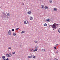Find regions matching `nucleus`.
Returning <instances> with one entry per match:
<instances>
[{"label": "nucleus", "mask_w": 60, "mask_h": 60, "mask_svg": "<svg viewBox=\"0 0 60 60\" xmlns=\"http://www.w3.org/2000/svg\"><path fill=\"white\" fill-rule=\"evenodd\" d=\"M57 25V26L58 25V24L56 23H54V24L52 25V27L53 28V30H54V29H56V25Z\"/></svg>", "instance_id": "obj_1"}, {"label": "nucleus", "mask_w": 60, "mask_h": 60, "mask_svg": "<svg viewBox=\"0 0 60 60\" xmlns=\"http://www.w3.org/2000/svg\"><path fill=\"white\" fill-rule=\"evenodd\" d=\"M38 46H36L35 47V49H35L34 50H33V52H35V51H37V50H38Z\"/></svg>", "instance_id": "obj_2"}, {"label": "nucleus", "mask_w": 60, "mask_h": 60, "mask_svg": "<svg viewBox=\"0 0 60 60\" xmlns=\"http://www.w3.org/2000/svg\"><path fill=\"white\" fill-rule=\"evenodd\" d=\"M7 15H6L5 16V15H2L1 16V17L2 18V19H4L5 18H7Z\"/></svg>", "instance_id": "obj_3"}, {"label": "nucleus", "mask_w": 60, "mask_h": 60, "mask_svg": "<svg viewBox=\"0 0 60 60\" xmlns=\"http://www.w3.org/2000/svg\"><path fill=\"white\" fill-rule=\"evenodd\" d=\"M24 24H28V22L27 21H25L24 22Z\"/></svg>", "instance_id": "obj_4"}, {"label": "nucleus", "mask_w": 60, "mask_h": 60, "mask_svg": "<svg viewBox=\"0 0 60 60\" xmlns=\"http://www.w3.org/2000/svg\"><path fill=\"white\" fill-rule=\"evenodd\" d=\"M2 59L3 60H6V59L5 58V56H3Z\"/></svg>", "instance_id": "obj_5"}, {"label": "nucleus", "mask_w": 60, "mask_h": 60, "mask_svg": "<svg viewBox=\"0 0 60 60\" xmlns=\"http://www.w3.org/2000/svg\"><path fill=\"white\" fill-rule=\"evenodd\" d=\"M11 31H10V30H9V31H8V33L9 35H11Z\"/></svg>", "instance_id": "obj_6"}, {"label": "nucleus", "mask_w": 60, "mask_h": 60, "mask_svg": "<svg viewBox=\"0 0 60 60\" xmlns=\"http://www.w3.org/2000/svg\"><path fill=\"white\" fill-rule=\"evenodd\" d=\"M46 21L47 22H49V21H50V19H47L46 20Z\"/></svg>", "instance_id": "obj_7"}, {"label": "nucleus", "mask_w": 60, "mask_h": 60, "mask_svg": "<svg viewBox=\"0 0 60 60\" xmlns=\"http://www.w3.org/2000/svg\"><path fill=\"white\" fill-rule=\"evenodd\" d=\"M2 13L4 15H5V16H7V15H6V13H5L2 12Z\"/></svg>", "instance_id": "obj_8"}, {"label": "nucleus", "mask_w": 60, "mask_h": 60, "mask_svg": "<svg viewBox=\"0 0 60 60\" xmlns=\"http://www.w3.org/2000/svg\"><path fill=\"white\" fill-rule=\"evenodd\" d=\"M33 55H31L30 56H28V58H32V57H33Z\"/></svg>", "instance_id": "obj_9"}, {"label": "nucleus", "mask_w": 60, "mask_h": 60, "mask_svg": "<svg viewBox=\"0 0 60 60\" xmlns=\"http://www.w3.org/2000/svg\"><path fill=\"white\" fill-rule=\"evenodd\" d=\"M8 56H9V57H11L12 55L10 53L8 54Z\"/></svg>", "instance_id": "obj_10"}, {"label": "nucleus", "mask_w": 60, "mask_h": 60, "mask_svg": "<svg viewBox=\"0 0 60 60\" xmlns=\"http://www.w3.org/2000/svg\"><path fill=\"white\" fill-rule=\"evenodd\" d=\"M27 13L28 14H31V11H29L27 12Z\"/></svg>", "instance_id": "obj_11"}, {"label": "nucleus", "mask_w": 60, "mask_h": 60, "mask_svg": "<svg viewBox=\"0 0 60 60\" xmlns=\"http://www.w3.org/2000/svg\"><path fill=\"white\" fill-rule=\"evenodd\" d=\"M7 15L8 16H10L11 15V14L10 13H8L7 14Z\"/></svg>", "instance_id": "obj_12"}, {"label": "nucleus", "mask_w": 60, "mask_h": 60, "mask_svg": "<svg viewBox=\"0 0 60 60\" xmlns=\"http://www.w3.org/2000/svg\"><path fill=\"white\" fill-rule=\"evenodd\" d=\"M30 20H33V17H32L31 16L30 17Z\"/></svg>", "instance_id": "obj_13"}, {"label": "nucleus", "mask_w": 60, "mask_h": 60, "mask_svg": "<svg viewBox=\"0 0 60 60\" xmlns=\"http://www.w3.org/2000/svg\"><path fill=\"white\" fill-rule=\"evenodd\" d=\"M46 50L43 49H42V51H45Z\"/></svg>", "instance_id": "obj_14"}, {"label": "nucleus", "mask_w": 60, "mask_h": 60, "mask_svg": "<svg viewBox=\"0 0 60 60\" xmlns=\"http://www.w3.org/2000/svg\"><path fill=\"white\" fill-rule=\"evenodd\" d=\"M45 9H48V7H47L46 6H45Z\"/></svg>", "instance_id": "obj_15"}, {"label": "nucleus", "mask_w": 60, "mask_h": 60, "mask_svg": "<svg viewBox=\"0 0 60 60\" xmlns=\"http://www.w3.org/2000/svg\"><path fill=\"white\" fill-rule=\"evenodd\" d=\"M42 7H41V8L42 9H43V8H44V5H41Z\"/></svg>", "instance_id": "obj_16"}, {"label": "nucleus", "mask_w": 60, "mask_h": 60, "mask_svg": "<svg viewBox=\"0 0 60 60\" xmlns=\"http://www.w3.org/2000/svg\"><path fill=\"white\" fill-rule=\"evenodd\" d=\"M13 35H14V36H16V34L15 33H13Z\"/></svg>", "instance_id": "obj_17"}, {"label": "nucleus", "mask_w": 60, "mask_h": 60, "mask_svg": "<svg viewBox=\"0 0 60 60\" xmlns=\"http://www.w3.org/2000/svg\"><path fill=\"white\" fill-rule=\"evenodd\" d=\"M6 56L7 57H9V54H7L6 55Z\"/></svg>", "instance_id": "obj_18"}, {"label": "nucleus", "mask_w": 60, "mask_h": 60, "mask_svg": "<svg viewBox=\"0 0 60 60\" xmlns=\"http://www.w3.org/2000/svg\"><path fill=\"white\" fill-rule=\"evenodd\" d=\"M58 32L60 33V28H59L58 30Z\"/></svg>", "instance_id": "obj_19"}, {"label": "nucleus", "mask_w": 60, "mask_h": 60, "mask_svg": "<svg viewBox=\"0 0 60 60\" xmlns=\"http://www.w3.org/2000/svg\"><path fill=\"white\" fill-rule=\"evenodd\" d=\"M44 26H47V24L45 23V24H44Z\"/></svg>", "instance_id": "obj_20"}, {"label": "nucleus", "mask_w": 60, "mask_h": 60, "mask_svg": "<svg viewBox=\"0 0 60 60\" xmlns=\"http://www.w3.org/2000/svg\"><path fill=\"white\" fill-rule=\"evenodd\" d=\"M35 57H35V56H34L33 58H35Z\"/></svg>", "instance_id": "obj_21"}, {"label": "nucleus", "mask_w": 60, "mask_h": 60, "mask_svg": "<svg viewBox=\"0 0 60 60\" xmlns=\"http://www.w3.org/2000/svg\"><path fill=\"white\" fill-rule=\"evenodd\" d=\"M54 10H55V11H57V9H56V8H54Z\"/></svg>", "instance_id": "obj_22"}, {"label": "nucleus", "mask_w": 60, "mask_h": 60, "mask_svg": "<svg viewBox=\"0 0 60 60\" xmlns=\"http://www.w3.org/2000/svg\"><path fill=\"white\" fill-rule=\"evenodd\" d=\"M34 42H35V43H37V41H35Z\"/></svg>", "instance_id": "obj_23"}, {"label": "nucleus", "mask_w": 60, "mask_h": 60, "mask_svg": "<svg viewBox=\"0 0 60 60\" xmlns=\"http://www.w3.org/2000/svg\"><path fill=\"white\" fill-rule=\"evenodd\" d=\"M54 48L55 49H56V47H54Z\"/></svg>", "instance_id": "obj_24"}, {"label": "nucleus", "mask_w": 60, "mask_h": 60, "mask_svg": "<svg viewBox=\"0 0 60 60\" xmlns=\"http://www.w3.org/2000/svg\"><path fill=\"white\" fill-rule=\"evenodd\" d=\"M19 29V28H17L16 29V30L17 31V30H18Z\"/></svg>", "instance_id": "obj_25"}, {"label": "nucleus", "mask_w": 60, "mask_h": 60, "mask_svg": "<svg viewBox=\"0 0 60 60\" xmlns=\"http://www.w3.org/2000/svg\"><path fill=\"white\" fill-rule=\"evenodd\" d=\"M52 25H51L49 26V27H52Z\"/></svg>", "instance_id": "obj_26"}, {"label": "nucleus", "mask_w": 60, "mask_h": 60, "mask_svg": "<svg viewBox=\"0 0 60 60\" xmlns=\"http://www.w3.org/2000/svg\"><path fill=\"white\" fill-rule=\"evenodd\" d=\"M12 31H14V29H12Z\"/></svg>", "instance_id": "obj_27"}, {"label": "nucleus", "mask_w": 60, "mask_h": 60, "mask_svg": "<svg viewBox=\"0 0 60 60\" xmlns=\"http://www.w3.org/2000/svg\"><path fill=\"white\" fill-rule=\"evenodd\" d=\"M12 54L13 55H14V54H15V52H12Z\"/></svg>", "instance_id": "obj_28"}, {"label": "nucleus", "mask_w": 60, "mask_h": 60, "mask_svg": "<svg viewBox=\"0 0 60 60\" xmlns=\"http://www.w3.org/2000/svg\"><path fill=\"white\" fill-rule=\"evenodd\" d=\"M8 49H11V47H9L8 48Z\"/></svg>", "instance_id": "obj_29"}, {"label": "nucleus", "mask_w": 60, "mask_h": 60, "mask_svg": "<svg viewBox=\"0 0 60 60\" xmlns=\"http://www.w3.org/2000/svg\"><path fill=\"white\" fill-rule=\"evenodd\" d=\"M30 51H34V49H30Z\"/></svg>", "instance_id": "obj_30"}, {"label": "nucleus", "mask_w": 60, "mask_h": 60, "mask_svg": "<svg viewBox=\"0 0 60 60\" xmlns=\"http://www.w3.org/2000/svg\"><path fill=\"white\" fill-rule=\"evenodd\" d=\"M52 1L51 0H50V3H52Z\"/></svg>", "instance_id": "obj_31"}, {"label": "nucleus", "mask_w": 60, "mask_h": 60, "mask_svg": "<svg viewBox=\"0 0 60 60\" xmlns=\"http://www.w3.org/2000/svg\"><path fill=\"white\" fill-rule=\"evenodd\" d=\"M24 32L22 31V32H21V33L22 34V33H24Z\"/></svg>", "instance_id": "obj_32"}, {"label": "nucleus", "mask_w": 60, "mask_h": 60, "mask_svg": "<svg viewBox=\"0 0 60 60\" xmlns=\"http://www.w3.org/2000/svg\"><path fill=\"white\" fill-rule=\"evenodd\" d=\"M6 60H9V59L7 58L6 59Z\"/></svg>", "instance_id": "obj_33"}, {"label": "nucleus", "mask_w": 60, "mask_h": 60, "mask_svg": "<svg viewBox=\"0 0 60 60\" xmlns=\"http://www.w3.org/2000/svg\"><path fill=\"white\" fill-rule=\"evenodd\" d=\"M56 53L57 54H58V51H57L56 52Z\"/></svg>", "instance_id": "obj_34"}, {"label": "nucleus", "mask_w": 60, "mask_h": 60, "mask_svg": "<svg viewBox=\"0 0 60 60\" xmlns=\"http://www.w3.org/2000/svg\"><path fill=\"white\" fill-rule=\"evenodd\" d=\"M22 4H23V5H24V3H22Z\"/></svg>", "instance_id": "obj_35"}, {"label": "nucleus", "mask_w": 60, "mask_h": 60, "mask_svg": "<svg viewBox=\"0 0 60 60\" xmlns=\"http://www.w3.org/2000/svg\"><path fill=\"white\" fill-rule=\"evenodd\" d=\"M56 45V46H58V44H57Z\"/></svg>", "instance_id": "obj_36"}, {"label": "nucleus", "mask_w": 60, "mask_h": 60, "mask_svg": "<svg viewBox=\"0 0 60 60\" xmlns=\"http://www.w3.org/2000/svg\"><path fill=\"white\" fill-rule=\"evenodd\" d=\"M20 46L21 47V45H20Z\"/></svg>", "instance_id": "obj_37"}, {"label": "nucleus", "mask_w": 60, "mask_h": 60, "mask_svg": "<svg viewBox=\"0 0 60 60\" xmlns=\"http://www.w3.org/2000/svg\"><path fill=\"white\" fill-rule=\"evenodd\" d=\"M55 59H56V58H55Z\"/></svg>", "instance_id": "obj_38"}, {"label": "nucleus", "mask_w": 60, "mask_h": 60, "mask_svg": "<svg viewBox=\"0 0 60 60\" xmlns=\"http://www.w3.org/2000/svg\"><path fill=\"white\" fill-rule=\"evenodd\" d=\"M56 60H58L57 59H56Z\"/></svg>", "instance_id": "obj_39"}, {"label": "nucleus", "mask_w": 60, "mask_h": 60, "mask_svg": "<svg viewBox=\"0 0 60 60\" xmlns=\"http://www.w3.org/2000/svg\"><path fill=\"white\" fill-rule=\"evenodd\" d=\"M24 1H25V0H24Z\"/></svg>", "instance_id": "obj_40"}]
</instances>
